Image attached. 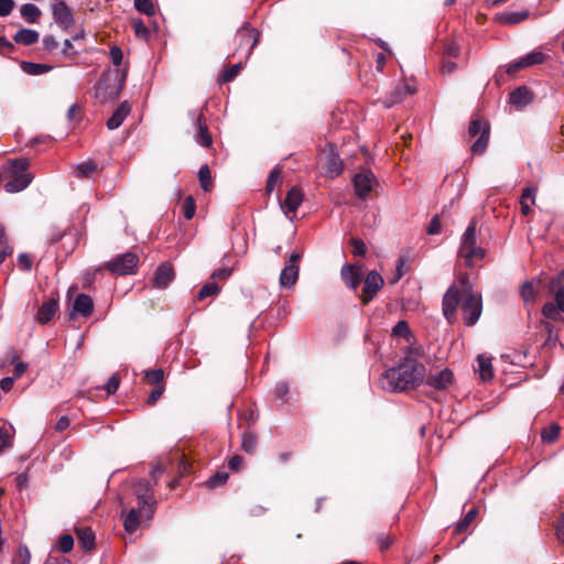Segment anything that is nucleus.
<instances>
[{
    "label": "nucleus",
    "mask_w": 564,
    "mask_h": 564,
    "mask_svg": "<svg viewBox=\"0 0 564 564\" xmlns=\"http://www.w3.org/2000/svg\"><path fill=\"white\" fill-rule=\"evenodd\" d=\"M127 75V67H124L123 69L109 68L105 70L101 78L95 86V97L100 102L118 99L121 90L124 87Z\"/></svg>",
    "instance_id": "nucleus-2"
},
{
    "label": "nucleus",
    "mask_w": 564,
    "mask_h": 564,
    "mask_svg": "<svg viewBox=\"0 0 564 564\" xmlns=\"http://www.w3.org/2000/svg\"><path fill=\"white\" fill-rule=\"evenodd\" d=\"M220 292V288L216 282H208L202 286L197 293V300L203 301L206 297L215 296Z\"/></svg>",
    "instance_id": "nucleus-42"
},
{
    "label": "nucleus",
    "mask_w": 564,
    "mask_h": 564,
    "mask_svg": "<svg viewBox=\"0 0 564 564\" xmlns=\"http://www.w3.org/2000/svg\"><path fill=\"white\" fill-rule=\"evenodd\" d=\"M549 293L553 294L554 302L564 311V270L551 278L547 284Z\"/></svg>",
    "instance_id": "nucleus-21"
},
{
    "label": "nucleus",
    "mask_w": 564,
    "mask_h": 564,
    "mask_svg": "<svg viewBox=\"0 0 564 564\" xmlns=\"http://www.w3.org/2000/svg\"><path fill=\"white\" fill-rule=\"evenodd\" d=\"M462 296L457 284H452L443 296L442 310L449 324H453L456 318V311Z\"/></svg>",
    "instance_id": "nucleus-10"
},
{
    "label": "nucleus",
    "mask_w": 564,
    "mask_h": 564,
    "mask_svg": "<svg viewBox=\"0 0 564 564\" xmlns=\"http://www.w3.org/2000/svg\"><path fill=\"white\" fill-rule=\"evenodd\" d=\"M303 202V192L300 187L293 186L286 194L283 207L286 213H295Z\"/></svg>",
    "instance_id": "nucleus-24"
},
{
    "label": "nucleus",
    "mask_w": 564,
    "mask_h": 564,
    "mask_svg": "<svg viewBox=\"0 0 564 564\" xmlns=\"http://www.w3.org/2000/svg\"><path fill=\"white\" fill-rule=\"evenodd\" d=\"M462 311L467 326H474L482 312V299L480 293H470L463 297Z\"/></svg>",
    "instance_id": "nucleus-6"
},
{
    "label": "nucleus",
    "mask_w": 564,
    "mask_h": 564,
    "mask_svg": "<svg viewBox=\"0 0 564 564\" xmlns=\"http://www.w3.org/2000/svg\"><path fill=\"white\" fill-rule=\"evenodd\" d=\"M138 264L139 257L135 253L128 251L106 262L104 268L113 275H129L137 272Z\"/></svg>",
    "instance_id": "nucleus-4"
},
{
    "label": "nucleus",
    "mask_w": 564,
    "mask_h": 564,
    "mask_svg": "<svg viewBox=\"0 0 564 564\" xmlns=\"http://www.w3.org/2000/svg\"><path fill=\"white\" fill-rule=\"evenodd\" d=\"M426 232L429 235H437V234L441 232V219H440L438 215H435L431 219V221H430V224H429V226L426 228Z\"/></svg>",
    "instance_id": "nucleus-62"
},
{
    "label": "nucleus",
    "mask_w": 564,
    "mask_h": 564,
    "mask_svg": "<svg viewBox=\"0 0 564 564\" xmlns=\"http://www.w3.org/2000/svg\"><path fill=\"white\" fill-rule=\"evenodd\" d=\"M350 243H351V246L354 248L352 253L355 256L364 257L366 254L367 247H366V243L364 242L362 239H360V238H351Z\"/></svg>",
    "instance_id": "nucleus-60"
},
{
    "label": "nucleus",
    "mask_w": 564,
    "mask_h": 564,
    "mask_svg": "<svg viewBox=\"0 0 564 564\" xmlns=\"http://www.w3.org/2000/svg\"><path fill=\"white\" fill-rule=\"evenodd\" d=\"M143 379L148 384H151L153 387L165 386L164 384V371L161 368L147 370L144 372Z\"/></svg>",
    "instance_id": "nucleus-37"
},
{
    "label": "nucleus",
    "mask_w": 564,
    "mask_h": 564,
    "mask_svg": "<svg viewBox=\"0 0 564 564\" xmlns=\"http://www.w3.org/2000/svg\"><path fill=\"white\" fill-rule=\"evenodd\" d=\"M454 381V373L451 369L444 368L440 372L435 375H430L425 381L427 387L434 388L435 390L442 391L446 390L449 386H452Z\"/></svg>",
    "instance_id": "nucleus-15"
},
{
    "label": "nucleus",
    "mask_w": 564,
    "mask_h": 564,
    "mask_svg": "<svg viewBox=\"0 0 564 564\" xmlns=\"http://www.w3.org/2000/svg\"><path fill=\"white\" fill-rule=\"evenodd\" d=\"M485 249L479 246L470 247L464 251H459V256L465 259L467 267H474L475 260H481L485 257Z\"/></svg>",
    "instance_id": "nucleus-28"
},
{
    "label": "nucleus",
    "mask_w": 564,
    "mask_h": 564,
    "mask_svg": "<svg viewBox=\"0 0 564 564\" xmlns=\"http://www.w3.org/2000/svg\"><path fill=\"white\" fill-rule=\"evenodd\" d=\"M56 550L61 553H69L74 547V538L66 533L62 534L56 542Z\"/></svg>",
    "instance_id": "nucleus-45"
},
{
    "label": "nucleus",
    "mask_w": 564,
    "mask_h": 564,
    "mask_svg": "<svg viewBox=\"0 0 564 564\" xmlns=\"http://www.w3.org/2000/svg\"><path fill=\"white\" fill-rule=\"evenodd\" d=\"M561 433V427L556 423H552L547 429L542 431L541 437L545 443H554Z\"/></svg>",
    "instance_id": "nucleus-43"
},
{
    "label": "nucleus",
    "mask_w": 564,
    "mask_h": 564,
    "mask_svg": "<svg viewBox=\"0 0 564 564\" xmlns=\"http://www.w3.org/2000/svg\"><path fill=\"white\" fill-rule=\"evenodd\" d=\"M58 307L59 304L57 297L48 299L39 307L35 321L41 325L48 324L57 313Z\"/></svg>",
    "instance_id": "nucleus-17"
},
{
    "label": "nucleus",
    "mask_w": 564,
    "mask_h": 564,
    "mask_svg": "<svg viewBox=\"0 0 564 564\" xmlns=\"http://www.w3.org/2000/svg\"><path fill=\"white\" fill-rule=\"evenodd\" d=\"M362 281L364 286L361 293L359 294V299L362 305H368L375 299L377 293L383 288L384 280L378 271L372 270L366 274Z\"/></svg>",
    "instance_id": "nucleus-7"
},
{
    "label": "nucleus",
    "mask_w": 564,
    "mask_h": 564,
    "mask_svg": "<svg viewBox=\"0 0 564 564\" xmlns=\"http://www.w3.org/2000/svg\"><path fill=\"white\" fill-rule=\"evenodd\" d=\"M395 536L392 533H379L375 538V542L380 551H387L394 542Z\"/></svg>",
    "instance_id": "nucleus-49"
},
{
    "label": "nucleus",
    "mask_w": 564,
    "mask_h": 564,
    "mask_svg": "<svg viewBox=\"0 0 564 564\" xmlns=\"http://www.w3.org/2000/svg\"><path fill=\"white\" fill-rule=\"evenodd\" d=\"M135 9L149 17L155 13L153 2L151 0H134Z\"/></svg>",
    "instance_id": "nucleus-55"
},
{
    "label": "nucleus",
    "mask_w": 564,
    "mask_h": 564,
    "mask_svg": "<svg viewBox=\"0 0 564 564\" xmlns=\"http://www.w3.org/2000/svg\"><path fill=\"white\" fill-rule=\"evenodd\" d=\"M198 181L204 192H210L214 188V181L210 169L207 164H203L198 171Z\"/></svg>",
    "instance_id": "nucleus-32"
},
{
    "label": "nucleus",
    "mask_w": 564,
    "mask_h": 564,
    "mask_svg": "<svg viewBox=\"0 0 564 564\" xmlns=\"http://www.w3.org/2000/svg\"><path fill=\"white\" fill-rule=\"evenodd\" d=\"M39 39H40L39 32L35 30H31V29H21L13 36V40L17 43L23 44L25 46L35 44L39 41Z\"/></svg>",
    "instance_id": "nucleus-27"
},
{
    "label": "nucleus",
    "mask_w": 564,
    "mask_h": 564,
    "mask_svg": "<svg viewBox=\"0 0 564 564\" xmlns=\"http://www.w3.org/2000/svg\"><path fill=\"white\" fill-rule=\"evenodd\" d=\"M405 93L402 88V86L400 87H397L389 97H387L386 99V106L389 108V107H392L393 105L400 102L403 100V98L405 97Z\"/></svg>",
    "instance_id": "nucleus-56"
},
{
    "label": "nucleus",
    "mask_w": 564,
    "mask_h": 564,
    "mask_svg": "<svg viewBox=\"0 0 564 564\" xmlns=\"http://www.w3.org/2000/svg\"><path fill=\"white\" fill-rule=\"evenodd\" d=\"M260 40V33L245 23L236 34L237 51L245 50V56L248 58L252 50L257 46Z\"/></svg>",
    "instance_id": "nucleus-8"
},
{
    "label": "nucleus",
    "mask_w": 564,
    "mask_h": 564,
    "mask_svg": "<svg viewBox=\"0 0 564 564\" xmlns=\"http://www.w3.org/2000/svg\"><path fill=\"white\" fill-rule=\"evenodd\" d=\"M132 28L137 37L148 40L150 31L141 19L133 20Z\"/></svg>",
    "instance_id": "nucleus-54"
},
{
    "label": "nucleus",
    "mask_w": 564,
    "mask_h": 564,
    "mask_svg": "<svg viewBox=\"0 0 564 564\" xmlns=\"http://www.w3.org/2000/svg\"><path fill=\"white\" fill-rule=\"evenodd\" d=\"M18 264L23 271H30L32 269V259L28 253H20L18 256Z\"/></svg>",
    "instance_id": "nucleus-63"
},
{
    "label": "nucleus",
    "mask_w": 564,
    "mask_h": 564,
    "mask_svg": "<svg viewBox=\"0 0 564 564\" xmlns=\"http://www.w3.org/2000/svg\"><path fill=\"white\" fill-rule=\"evenodd\" d=\"M13 434L11 427H8L3 422H0V454L12 446Z\"/></svg>",
    "instance_id": "nucleus-39"
},
{
    "label": "nucleus",
    "mask_w": 564,
    "mask_h": 564,
    "mask_svg": "<svg viewBox=\"0 0 564 564\" xmlns=\"http://www.w3.org/2000/svg\"><path fill=\"white\" fill-rule=\"evenodd\" d=\"M109 56H110L111 63L115 66H120L122 64L123 53L119 46H117V45L111 46L109 50Z\"/></svg>",
    "instance_id": "nucleus-58"
},
{
    "label": "nucleus",
    "mask_w": 564,
    "mask_h": 564,
    "mask_svg": "<svg viewBox=\"0 0 564 564\" xmlns=\"http://www.w3.org/2000/svg\"><path fill=\"white\" fill-rule=\"evenodd\" d=\"M563 313L555 302H547L542 307V315L546 319L555 321V322H564V318L561 316Z\"/></svg>",
    "instance_id": "nucleus-33"
},
{
    "label": "nucleus",
    "mask_w": 564,
    "mask_h": 564,
    "mask_svg": "<svg viewBox=\"0 0 564 564\" xmlns=\"http://www.w3.org/2000/svg\"><path fill=\"white\" fill-rule=\"evenodd\" d=\"M520 295L524 303H534L536 297V292L534 290L533 283L531 281H525L521 285Z\"/></svg>",
    "instance_id": "nucleus-47"
},
{
    "label": "nucleus",
    "mask_w": 564,
    "mask_h": 564,
    "mask_svg": "<svg viewBox=\"0 0 564 564\" xmlns=\"http://www.w3.org/2000/svg\"><path fill=\"white\" fill-rule=\"evenodd\" d=\"M241 446L246 453L254 454L258 447V435L252 431H245Z\"/></svg>",
    "instance_id": "nucleus-35"
},
{
    "label": "nucleus",
    "mask_w": 564,
    "mask_h": 564,
    "mask_svg": "<svg viewBox=\"0 0 564 564\" xmlns=\"http://www.w3.org/2000/svg\"><path fill=\"white\" fill-rule=\"evenodd\" d=\"M478 511H477V508H471L466 514L465 517L456 524L455 529H454V533L455 534H462V533H465L467 531V529L469 528V525L474 522V520L476 519V516H477Z\"/></svg>",
    "instance_id": "nucleus-38"
},
{
    "label": "nucleus",
    "mask_w": 564,
    "mask_h": 564,
    "mask_svg": "<svg viewBox=\"0 0 564 564\" xmlns=\"http://www.w3.org/2000/svg\"><path fill=\"white\" fill-rule=\"evenodd\" d=\"M553 529L557 541L564 544V511L553 522Z\"/></svg>",
    "instance_id": "nucleus-53"
},
{
    "label": "nucleus",
    "mask_w": 564,
    "mask_h": 564,
    "mask_svg": "<svg viewBox=\"0 0 564 564\" xmlns=\"http://www.w3.org/2000/svg\"><path fill=\"white\" fill-rule=\"evenodd\" d=\"M131 107L128 101L121 102L118 108L115 110L112 116L107 120V128L109 130H115L119 128L127 116L130 113Z\"/></svg>",
    "instance_id": "nucleus-23"
},
{
    "label": "nucleus",
    "mask_w": 564,
    "mask_h": 564,
    "mask_svg": "<svg viewBox=\"0 0 564 564\" xmlns=\"http://www.w3.org/2000/svg\"><path fill=\"white\" fill-rule=\"evenodd\" d=\"M340 275L347 288L357 291L364 279L362 265L360 263H347L343 265Z\"/></svg>",
    "instance_id": "nucleus-12"
},
{
    "label": "nucleus",
    "mask_w": 564,
    "mask_h": 564,
    "mask_svg": "<svg viewBox=\"0 0 564 564\" xmlns=\"http://www.w3.org/2000/svg\"><path fill=\"white\" fill-rule=\"evenodd\" d=\"M476 226H477V223L475 219H473L462 237V243H460L459 251H464L470 247L477 246V243H476Z\"/></svg>",
    "instance_id": "nucleus-30"
},
{
    "label": "nucleus",
    "mask_w": 564,
    "mask_h": 564,
    "mask_svg": "<svg viewBox=\"0 0 564 564\" xmlns=\"http://www.w3.org/2000/svg\"><path fill=\"white\" fill-rule=\"evenodd\" d=\"M183 216L189 220L194 217L196 210V203L193 196H187L183 202Z\"/></svg>",
    "instance_id": "nucleus-52"
},
{
    "label": "nucleus",
    "mask_w": 564,
    "mask_h": 564,
    "mask_svg": "<svg viewBox=\"0 0 564 564\" xmlns=\"http://www.w3.org/2000/svg\"><path fill=\"white\" fill-rule=\"evenodd\" d=\"M352 183L357 196L366 198L372 191L373 174L370 171L360 172L354 176Z\"/></svg>",
    "instance_id": "nucleus-16"
},
{
    "label": "nucleus",
    "mask_w": 564,
    "mask_h": 564,
    "mask_svg": "<svg viewBox=\"0 0 564 564\" xmlns=\"http://www.w3.org/2000/svg\"><path fill=\"white\" fill-rule=\"evenodd\" d=\"M29 165L26 159H14L7 162V171L11 174V180L4 185L8 193H17L28 187L32 181L31 174L25 173Z\"/></svg>",
    "instance_id": "nucleus-3"
},
{
    "label": "nucleus",
    "mask_w": 564,
    "mask_h": 564,
    "mask_svg": "<svg viewBox=\"0 0 564 564\" xmlns=\"http://www.w3.org/2000/svg\"><path fill=\"white\" fill-rule=\"evenodd\" d=\"M53 17L55 21L64 29H68L74 23L73 12L68 8L66 2L63 0H59L56 3H54Z\"/></svg>",
    "instance_id": "nucleus-20"
},
{
    "label": "nucleus",
    "mask_w": 564,
    "mask_h": 564,
    "mask_svg": "<svg viewBox=\"0 0 564 564\" xmlns=\"http://www.w3.org/2000/svg\"><path fill=\"white\" fill-rule=\"evenodd\" d=\"M323 164L325 167L326 173L330 177L338 176L344 169V164L341 159L339 158L338 153L336 152V148L334 144H328L327 149L324 150L323 153Z\"/></svg>",
    "instance_id": "nucleus-13"
},
{
    "label": "nucleus",
    "mask_w": 564,
    "mask_h": 564,
    "mask_svg": "<svg viewBox=\"0 0 564 564\" xmlns=\"http://www.w3.org/2000/svg\"><path fill=\"white\" fill-rule=\"evenodd\" d=\"M147 513L148 511L144 510L139 505L137 507L131 508L128 511L123 522L124 530L129 533H133L134 531H137L138 528L140 527L141 520L149 519L147 517Z\"/></svg>",
    "instance_id": "nucleus-22"
},
{
    "label": "nucleus",
    "mask_w": 564,
    "mask_h": 564,
    "mask_svg": "<svg viewBox=\"0 0 564 564\" xmlns=\"http://www.w3.org/2000/svg\"><path fill=\"white\" fill-rule=\"evenodd\" d=\"M392 336L403 337L408 341H410L411 338H413V335L410 330V326H409L408 322H405V321H399L397 323V325L392 329Z\"/></svg>",
    "instance_id": "nucleus-46"
},
{
    "label": "nucleus",
    "mask_w": 564,
    "mask_h": 564,
    "mask_svg": "<svg viewBox=\"0 0 564 564\" xmlns=\"http://www.w3.org/2000/svg\"><path fill=\"white\" fill-rule=\"evenodd\" d=\"M120 386V378L118 376V373H113L109 380L107 381L106 386H105V389L107 391V395H111L113 393H116V391L118 390Z\"/></svg>",
    "instance_id": "nucleus-59"
},
{
    "label": "nucleus",
    "mask_w": 564,
    "mask_h": 564,
    "mask_svg": "<svg viewBox=\"0 0 564 564\" xmlns=\"http://www.w3.org/2000/svg\"><path fill=\"white\" fill-rule=\"evenodd\" d=\"M228 478V473L218 471L208 478V480L206 481V487L209 489L221 487L227 482Z\"/></svg>",
    "instance_id": "nucleus-44"
},
{
    "label": "nucleus",
    "mask_w": 564,
    "mask_h": 564,
    "mask_svg": "<svg viewBox=\"0 0 564 564\" xmlns=\"http://www.w3.org/2000/svg\"><path fill=\"white\" fill-rule=\"evenodd\" d=\"M164 389H165V386L154 387L147 399V404L151 405V406L154 405L159 401V399L162 397Z\"/></svg>",
    "instance_id": "nucleus-61"
},
{
    "label": "nucleus",
    "mask_w": 564,
    "mask_h": 564,
    "mask_svg": "<svg viewBox=\"0 0 564 564\" xmlns=\"http://www.w3.org/2000/svg\"><path fill=\"white\" fill-rule=\"evenodd\" d=\"M31 553L26 545H20L15 551L12 564H30Z\"/></svg>",
    "instance_id": "nucleus-48"
},
{
    "label": "nucleus",
    "mask_w": 564,
    "mask_h": 564,
    "mask_svg": "<svg viewBox=\"0 0 564 564\" xmlns=\"http://www.w3.org/2000/svg\"><path fill=\"white\" fill-rule=\"evenodd\" d=\"M468 134L474 138L479 134V138L473 143L470 150L474 154H482L489 142L490 126L481 119H473L468 128Z\"/></svg>",
    "instance_id": "nucleus-5"
},
{
    "label": "nucleus",
    "mask_w": 564,
    "mask_h": 564,
    "mask_svg": "<svg viewBox=\"0 0 564 564\" xmlns=\"http://www.w3.org/2000/svg\"><path fill=\"white\" fill-rule=\"evenodd\" d=\"M97 167L98 166L95 161L88 160L76 166V175L82 178L89 177L93 173L97 171Z\"/></svg>",
    "instance_id": "nucleus-40"
},
{
    "label": "nucleus",
    "mask_w": 564,
    "mask_h": 564,
    "mask_svg": "<svg viewBox=\"0 0 564 564\" xmlns=\"http://www.w3.org/2000/svg\"><path fill=\"white\" fill-rule=\"evenodd\" d=\"M189 115H191L192 119L195 120V124L197 127L196 141L205 148L210 147L213 143V138L208 131V127L206 124L205 117H204L203 112H199L197 115L195 111H191Z\"/></svg>",
    "instance_id": "nucleus-18"
},
{
    "label": "nucleus",
    "mask_w": 564,
    "mask_h": 564,
    "mask_svg": "<svg viewBox=\"0 0 564 564\" xmlns=\"http://www.w3.org/2000/svg\"><path fill=\"white\" fill-rule=\"evenodd\" d=\"M240 68H241L240 63L225 67L218 76V82L219 83L231 82L238 75Z\"/></svg>",
    "instance_id": "nucleus-41"
},
{
    "label": "nucleus",
    "mask_w": 564,
    "mask_h": 564,
    "mask_svg": "<svg viewBox=\"0 0 564 564\" xmlns=\"http://www.w3.org/2000/svg\"><path fill=\"white\" fill-rule=\"evenodd\" d=\"M522 58H523V62L525 63L527 67H529V66L544 63L546 56L542 52L533 51V52L527 54L525 56H523Z\"/></svg>",
    "instance_id": "nucleus-51"
},
{
    "label": "nucleus",
    "mask_w": 564,
    "mask_h": 564,
    "mask_svg": "<svg viewBox=\"0 0 564 564\" xmlns=\"http://www.w3.org/2000/svg\"><path fill=\"white\" fill-rule=\"evenodd\" d=\"M94 312L93 299L87 294H78L73 303V311L69 313V318L73 319L76 314L83 317H89Z\"/></svg>",
    "instance_id": "nucleus-19"
},
{
    "label": "nucleus",
    "mask_w": 564,
    "mask_h": 564,
    "mask_svg": "<svg viewBox=\"0 0 564 564\" xmlns=\"http://www.w3.org/2000/svg\"><path fill=\"white\" fill-rule=\"evenodd\" d=\"M457 282L459 284L460 294L464 296L469 295L470 293H477L473 290V285L469 282V276L467 273L459 274L457 278Z\"/></svg>",
    "instance_id": "nucleus-50"
},
{
    "label": "nucleus",
    "mask_w": 564,
    "mask_h": 564,
    "mask_svg": "<svg viewBox=\"0 0 564 564\" xmlns=\"http://www.w3.org/2000/svg\"><path fill=\"white\" fill-rule=\"evenodd\" d=\"M417 349H411L409 355L394 368L384 372L389 387L392 391H408L416 388L424 381L426 368L419 362L412 355Z\"/></svg>",
    "instance_id": "nucleus-1"
},
{
    "label": "nucleus",
    "mask_w": 564,
    "mask_h": 564,
    "mask_svg": "<svg viewBox=\"0 0 564 564\" xmlns=\"http://www.w3.org/2000/svg\"><path fill=\"white\" fill-rule=\"evenodd\" d=\"M134 494L139 506L148 511L147 517L152 518L155 510V500L153 498V488L148 480L141 479L134 485Z\"/></svg>",
    "instance_id": "nucleus-9"
},
{
    "label": "nucleus",
    "mask_w": 564,
    "mask_h": 564,
    "mask_svg": "<svg viewBox=\"0 0 564 564\" xmlns=\"http://www.w3.org/2000/svg\"><path fill=\"white\" fill-rule=\"evenodd\" d=\"M21 68L29 75H41L47 73L52 69L51 65L47 64H39L32 62H22Z\"/></svg>",
    "instance_id": "nucleus-36"
},
{
    "label": "nucleus",
    "mask_w": 564,
    "mask_h": 564,
    "mask_svg": "<svg viewBox=\"0 0 564 564\" xmlns=\"http://www.w3.org/2000/svg\"><path fill=\"white\" fill-rule=\"evenodd\" d=\"M14 0H0V17L9 15L14 9Z\"/></svg>",
    "instance_id": "nucleus-64"
},
{
    "label": "nucleus",
    "mask_w": 564,
    "mask_h": 564,
    "mask_svg": "<svg viewBox=\"0 0 564 564\" xmlns=\"http://www.w3.org/2000/svg\"><path fill=\"white\" fill-rule=\"evenodd\" d=\"M281 174H282V170L280 167H274L269 176H268V180H267V185H265V189L268 193H271L274 188V185L275 183L280 180L281 177Z\"/></svg>",
    "instance_id": "nucleus-57"
},
{
    "label": "nucleus",
    "mask_w": 564,
    "mask_h": 564,
    "mask_svg": "<svg viewBox=\"0 0 564 564\" xmlns=\"http://www.w3.org/2000/svg\"><path fill=\"white\" fill-rule=\"evenodd\" d=\"M532 93L527 86L516 88L509 96L510 104L517 107H524L532 100Z\"/></svg>",
    "instance_id": "nucleus-26"
},
{
    "label": "nucleus",
    "mask_w": 564,
    "mask_h": 564,
    "mask_svg": "<svg viewBox=\"0 0 564 564\" xmlns=\"http://www.w3.org/2000/svg\"><path fill=\"white\" fill-rule=\"evenodd\" d=\"M22 18L29 23H35L41 17V10L33 3H25L20 9Z\"/></svg>",
    "instance_id": "nucleus-34"
},
{
    "label": "nucleus",
    "mask_w": 564,
    "mask_h": 564,
    "mask_svg": "<svg viewBox=\"0 0 564 564\" xmlns=\"http://www.w3.org/2000/svg\"><path fill=\"white\" fill-rule=\"evenodd\" d=\"M477 362H478V371H479L480 379L482 381L491 380L494 377L491 358L486 357L484 355H479L477 357Z\"/></svg>",
    "instance_id": "nucleus-29"
},
{
    "label": "nucleus",
    "mask_w": 564,
    "mask_h": 564,
    "mask_svg": "<svg viewBox=\"0 0 564 564\" xmlns=\"http://www.w3.org/2000/svg\"><path fill=\"white\" fill-rule=\"evenodd\" d=\"M529 17V11H519V12H505L499 15V21L502 24L506 25H513L518 24L524 20H527Z\"/></svg>",
    "instance_id": "nucleus-31"
},
{
    "label": "nucleus",
    "mask_w": 564,
    "mask_h": 564,
    "mask_svg": "<svg viewBox=\"0 0 564 564\" xmlns=\"http://www.w3.org/2000/svg\"><path fill=\"white\" fill-rule=\"evenodd\" d=\"M175 272L173 265L169 262H163L158 267L154 272L152 284L156 289H165L174 280Z\"/></svg>",
    "instance_id": "nucleus-14"
},
{
    "label": "nucleus",
    "mask_w": 564,
    "mask_h": 564,
    "mask_svg": "<svg viewBox=\"0 0 564 564\" xmlns=\"http://www.w3.org/2000/svg\"><path fill=\"white\" fill-rule=\"evenodd\" d=\"M302 254L299 252H293L283 270L280 273L279 283L282 288H292L297 279H299V261L301 260Z\"/></svg>",
    "instance_id": "nucleus-11"
},
{
    "label": "nucleus",
    "mask_w": 564,
    "mask_h": 564,
    "mask_svg": "<svg viewBox=\"0 0 564 564\" xmlns=\"http://www.w3.org/2000/svg\"><path fill=\"white\" fill-rule=\"evenodd\" d=\"M75 533L80 546L85 551H91L95 549V533L89 527H75Z\"/></svg>",
    "instance_id": "nucleus-25"
}]
</instances>
